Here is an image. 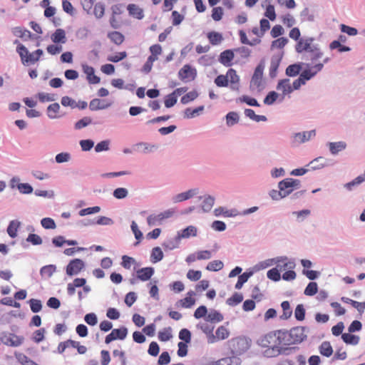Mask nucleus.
I'll list each match as a JSON object with an SVG mask.
<instances>
[{"instance_id":"1","label":"nucleus","mask_w":365,"mask_h":365,"mask_svg":"<svg viewBox=\"0 0 365 365\" xmlns=\"http://www.w3.org/2000/svg\"><path fill=\"white\" fill-rule=\"evenodd\" d=\"M304 339L303 329L299 327L294 328L290 331L277 330L265 334L259 344L267 347L265 352L267 356H277L281 353L282 346L301 342Z\"/></svg>"},{"instance_id":"2","label":"nucleus","mask_w":365,"mask_h":365,"mask_svg":"<svg viewBox=\"0 0 365 365\" xmlns=\"http://www.w3.org/2000/svg\"><path fill=\"white\" fill-rule=\"evenodd\" d=\"M314 41L313 38H300L296 44L295 49L297 53L308 51L312 53V60L319 58L323 53L316 46H312Z\"/></svg>"},{"instance_id":"3","label":"nucleus","mask_w":365,"mask_h":365,"mask_svg":"<svg viewBox=\"0 0 365 365\" xmlns=\"http://www.w3.org/2000/svg\"><path fill=\"white\" fill-rule=\"evenodd\" d=\"M16 52L19 53L21 63L24 66L35 63L40 59L43 53L41 49H37L32 53H29L28 49L23 44H19V46L16 47Z\"/></svg>"},{"instance_id":"4","label":"nucleus","mask_w":365,"mask_h":365,"mask_svg":"<svg viewBox=\"0 0 365 365\" xmlns=\"http://www.w3.org/2000/svg\"><path fill=\"white\" fill-rule=\"evenodd\" d=\"M279 189L281 190L282 197L289 195L294 190L300 187V180L293 178H286L279 182Z\"/></svg>"},{"instance_id":"5","label":"nucleus","mask_w":365,"mask_h":365,"mask_svg":"<svg viewBox=\"0 0 365 365\" xmlns=\"http://www.w3.org/2000/svg\"><path fill=\"white\" fill-rule=\"evenodd\" d=\"M264 63L261 62L256 67L250 82V87L253 89L260 90L262 86L263 71Z\"/></svg>"},{"instance_id":"6","label":"nucleus","mask_w":365,"mask_h":365,"mask_svg":"<svg viewBox=\"0 0 365 365\" xmlns=\"http://www.w3.org/2000/svg\"><path fill=\"white\" fill-rule=\"evenodd\" d=\"M3 344L9 346H19L21 345L24 341V337L22 336H18L12 333L5 334L1 338Z\"/></svg>"},{"instance_id":"7","label":"nucleus","mask_w":365,"mask_h":365,"mask_svg":"<svg viewBox=\"0 0 365 365\" xmlns=\"http://www.w3.org/2000/svg\"><path fill=\"white\" fill-rule=\"evenodd\" d=\"M173 214V210H168L158 215H151L147 218L148 224L150 226L155 225L158 223H160L163 220L170 217Z\"/></svg>"},{"instance_id":"8","label":"nucleus","mask_w":365,"mask_h":365,"mask_svg":"<svg viewBox=\"0 0 365 365\" xmlns=\"http://www.w3.org/2000/svg\"><path fill=\"white\" fill-rule=\"evenodd\" d=\"M324 67V64L322 63H317L314 66L305 69L303 71L299 77L306 83L307 81L310 80L314 77L318 72H319Z\"/></svg>"},{"instance_id":"9","label":"nucleus","mask_w":365,"mask_h":365,"mask_svg":"<svg viewBox=\"0 0 365 365\" xmlns=\"http://www.w3.org/2000/svg\"><path fill=\"white\" fill-rule=\"evenodd\" d=\"M178 76L182 81H192L196 76V70L187 64L179 71Z\"/></svg>"},{"instance_id":"10","label":"nucleus","mask_w":365,"mask_h":365,"mask_svg":"<svg viewBox=\"0 0 365 365\" xmlns=\"http://www.w3.org/2000/svg\"><path fill=\"white\" fill-rule=\"evenodd\" d=\"M84 266L83 262L80 259L71 260L66 267V274L69 276L77 274Z\"/></svg>"},{"instance_id":"11","label":"nucleus","mask_w":365,"mask_h":365,"mask_svg":"<svg viewBox=\"0 0 365 365\" xmlns=\"http://www.w3.org/2000/svg\"><path fill=\"white\" fill-rule=\"evenodd\" d=\"M230 331L224 326L219 327L216 331L215 335H212L209 339V342L215 343L217 341L224 340L229 337Z\"/></svg>"},{"instance_id":"12","label":"nucleus","mask_w":365,"mask_h":365,"mask_svg":"<svg viewBox=\"0 0 365 365\" xmlns=\"http://www.w3.org/2000/svg\"><path fill=\"white\" fill-rule=\"evenodd\" d=\"M194 295H195V293L193 291H189L185 298L178 302V305L186 309L192 307L195 304V299L193 297Z\"/></svg>"},{"instance_id":"13","label":"nucleus","mask_w":365,"mask_h":365,"mask_svg":"<svg viewBox=\"0 0 365 365\" xmlns=\"http://www.w3.org/2000/svg\"><path fill=\"white\" fill-rule=\"evenodd\" d=\"M111 106L110 102L98 98L93 99L89 103V108L91 110H103Z\"/></svg>"},{"instance_id":"14","label":"nucleus","mask_w":365,"mask_h":365,"mask_svg":"<svg viewBox=\"0 0 365 365\" xmlns=\"http://www.w3.org/2000/svg\"><path fill=\"white\" fill-rule=\"evenodd\" d=\"M227 77H228L230 88L233 90H238L240 77L237 74L236 71L233 68H230L227 72Z\"/></svg>"},{"instance_id":"15","label":"nucleus","mask_w":365,"mask_h":365,"mask_svg":"<svg viewBox=\"0 0 365 365\" xmlns=\"http://www.w3.org/2000/svg\"><path fill=\"white\" fill-rule=\"evenodd\" d=\"M277 89L281 91L284 96L290 94L293 91V88L288 78L280 80L277 86Z\"/></svg>"},{"instance_id":"16","label":"nucleus","mask_w":365,"mask_h":365,"mask_svg":"<svg viewBox=\"0 0 365 365\" xmlns=\"http://www.w3.org/2000/svg\"><path fill=\"white\" fill-rule=\"evenodd\" d=\"M127 10L130 16L140 20L144 17L143 9L135 4H130L127 6Z\"/></svg>"},{"instance_id":"17","label":"nucleus","mask_w":365,"mask_h":365,"mask_svg":"<svg viewBox=\"0 0 365 365\" xmlns=\"http://www.w3.org/2000/svg\"><path fill=\"white\" fill-rule=\"evenodd\" d=\"M12 33L14 36L21 38L24 41L31 39L33 36L31 31L19 26L13 28Z\"/></svg>"},{"instance_id":"18","label":"nucleus","mask_w":365,"mask_h":365,"mask_svg":"<svg viewBox=\"0 0 365 365\" xmlns=\"http://www.w3.org/2000/svg\"><path fill=\"white\" fill-rule=\"evenodd\" d=\"M235 57L234 53L231 50H225L220 53L219 61L225 66H230L232 64V61Z\"/></svg>"},{"instance_id":"19","label":"nucleus","mask_w":365,"mask_h":365,"mask_svg":"<svg viewBox=\"0 0 365 365\" xmlns=\"http://www.w3.org/2000/svg\"><path fill=\"white\" fill-rule=\"evenodd\" d=\"M154 274V269L153 267H144L137 271V277L141 281H147L151 278Z\"/></svg>"},{"instance_id":"20","label":"nucleus","mask_w":365,"mask_h":365,"mask_svg":"<svg viewBox=\"0 0 365 365\" xmlns=\"http://www.w3.org/2000/svg\"><path fill=\"white\" fill-rule=\"evenodd\" d=\"M315 130H312L303 133H298L294 135V140L299 143H304L305 141L309 140L312 137L315 136Z\"/></svg>"},{"instance_id":"21","label":"nucleus","mask_w":365,"mask_h":365,"mask_svg":"<svg viewBox=\"0 0 365 365\" xmlns=\"http://www.w3.org/2000/svg\"><path fill=\"white\" fill-rule=\"evenodd\" d=\"M295 267V263L293 261L288 260L287 257L281 258L277 261V268L282 272L286 269H293Z\"/></svg>"},{"instance_id":"22","label":"nucleus","mask_w":365,"mask_h":365,"mask_svg":"<svg viewBox=\"0 0 365 365\" xmlns=\"http://www.w3.org/2000/svg\"><path fill=\"white\" fill-rule=\"evenodd\" d=\"M21 225V222L18 220H11L7 227V233L11 238L17 236V232Z\"/></svg>"},{"instance_id":"23","label":"nucleus","mask_w":365,"mask_h":365,"mask_svg":"<svg viewBox=\"0 0 365 365\" xmlns=\"http://www.w3.org/2000/svg\"><path fill=\"white\" fill-rule=\"evenodd\" d=\"M76 346H78V341L68 339L58 344L57 351L59 354H63L67 348H75Z\"/></svg>"},{"instance_id":"24","label":"nucleus","mask_w":365,"mask_h":365,"mask_svg":"<svg viewBox=\"0 0 365 365\" xmlns=\"http://www.w3.org/2000/svg\"><path fill=\"white\" fill-rule=\"evenodd\" d=\"M108 38L115 44L120 45L125 40L124 36L119 31H111L108 34Z\"/></svg>"},{"instance_id":"25","label":"nucleus","mask_w":365,"mask_h":365,"mask_svg":"<svg viewBox=\"0 0 365 365\" xmlns=\"http://www.w3.org/2000/svg\"><path fill=\"white\" fill-rule=\"evenodd\" d=\"M197 194L196 190H190L187 192L180 193L174 197L175 202H182L188 200Z\"/></svg>"},{"instance_id":"26","label":"nucleus","mask_w":365,"mask_h":365,"mask_svg":"<svg viewBox=\"0 0 365 365\" xmlns=\"http://www.w3.org/2000/svg\"><path fill=\"white\" fill-rule=\"evenodd\" d=\"M51 40L55 43H65L66 34L64 30L61 29H56V31L51 36Z\"/></svg>"},{"instance_id":"27","label":"nucleus","mask_w":365,"mask_h":365,"mask_svg":"<svg viewBox=\"0 0 365 365\" xmlns=\"http://www.w3.org/2000/svg\"><path fill=\"white\" fill-rule=\"evenodd\" d=\"M217 365H240V359L236 356L226 357L218 360Z\"/></svg>"},{"instance_id":"28","label":"nucleus","mask_w":365,"mask_h":365,"mask_svg":"<svg viewBox=\"0 0 365 365\" xmlns=\"http://www.w3.org/2000/svg\"><path fill=\"white\" fill-rule=\"evenodd\" d=\"M319 352L322 355L329 357L333 354V349L329 341H324L319 346Z\"/></svg>"},{"instance_id":"29","label":"nucleus","mask_w":365,"mask_h":365,"mask_svg":"<svg viewBox=\"0 0 365 365\" xmlns=\"http://www.w3.org/2000/svg\"><path fill=\"white\" fill-rule=\"evenodd\" d=\"M346 143L342 141L335 142V143H329V144L330 152L334 155H336L339 151L344 150L346 148Z\"/></svg>"},{"instance_id":"30","label":"nucleus","mask_w":365,"mask_h":365,"mask_svg":"<svg viewBox=\"0 0 365 365\" xmlns=\"http://www.w3.org/2000/svg\"><path fill=\"white\" fill-rule=\"evenodd\" d=\"M206 320L212 323H217L223 320V316L217 311H211L206 317Z\"/></svg>"},{"instance_id":"31","label":"nucleus","mask_w":365,"mask_h":365,"mask_svg":"<svg viewBox=\"0 0 365 365\" xmlns=\"http://www.w3.org/2000/svg\"><path fill=\"white\" fill-rule=\"evenodd\" d=\"M281 307L283 310V313L280 316V318L282 319H289L292 314V311L291 309L289 302L288 301H284L282 302Z\"/></svg>"},{"instance_id":"32","label":"nucleus","mask_w":365,"mask_h":365,"mask_svg":"<svg viewBox=\"0 0 365 365\" xmlns=\"http://www.w3.org/2000/svg\"><path fill=\"white\" fill-rule=\"evenodd\" d=\"M207 38L212 45L219 44L223 39L222 34L218 32L211 31L207 34Z\"/></svg>"},{"instance_id":"33","label":"nucleus","mask_w":365,"mask_h":365,"mask_svg":"<svg viewBox=\"0 0 365 365\" xmlns=\"http://www.w3.org/2000/svg\"><path fill=\"white\" fill-rule=\"evenodd\" d=\"M341 338L348 344L356 345L359 341V337L351 334H342Z\"/></svg>"},{"instance_id":"34","label":"nucleus","mask_w":365,"mask_h":365,"mask_svg":"<svg viewBox=\"0 0 365 365\" xmlns=\"http://www.w3.org/2000/svg\"><path fill=\"white\" fill-rule=\"evenodd\" d=\"M158 339L161 341H169L172 337L171 328L167 327L160 331L158 334Z\"/></svg>"},{"instance_id":"35","label":"nucleus","mask_w":365,"mask_h":365,"mask_svg":"<svg viewBox=\"0 0 365 365\" xmlns=\"http://www.w3.org/2000/svg\"><path fill=\"white\" fill-rule=\"evenodd\" d=\"M60 110V106L58 103L51 104L47 108L48 116L50 118H56L58 117V113Z\"/></svg>"},{"instance_id":"36","label":"nucleus","mask_w":365,"mask_h":365,"mask_svg":"<svg viewBox=\"0 0 365 365\" xmlns=\"http://www.w3.org/2000/svg\"><path fill=\"white\" fill-rule=\"evenodd\" d=\"M280 63V59L278 58H272L269 66V76L274 78L277 76V71Z\"/></svg>"},{"instance_id":"37","label":"nucleus","mask_w":365,"mask_h":365,"mask_svg":"<svg viewBox=\"0 0 365 365\" xmlns=\"http://www.w3.org/2000/svg\"><path fill=\"white\" fill-rule=\"evenodd\" d=\"M204 110V106H200L196 108H186L185 110V117L187 118H192L198 115Z\"/></svg>"},{"instance_id":"38","label":"nucleus","mask_w":365,"mask_h":365,"mask_svg":"<svg viewBox=\"0 0 365 365\" xmlns=\"http://www.w3.org/2000/svg\"><path fill=\"white\" fill-rule=\"evenodd\" d=\"M301 68V66L297 63L289 65L286 68V75L291 77L296 76L300 73Z\"/></svg>"},{"instance_id":"39","label":"nucleus","mask_w":365,"mask_h":365,"mask_svg":"<svg viewBox=\"0 0 365 365\" xmlns=\"http://www.w3.org/2000/svg\"><path fill=\"white\" fill-rule=\"evenodd\" d=\"M135 146L140 149V150L144 153H148L150 152H153L154 150L158 148V146L155 145H152L148 143H139L135 145Z\"/></svg>"},{"instance_id":"40","label":"nucleus","mask_w":365,"mask_h":365,"mask_svg":"<svg viewBox=\"0 0 365 365\" xmlns=\"http://www.w3.org/2000/svg\"><path fill=\"white\" fill-rule=\"evenodd\" d=\"M163 258V253L159 247H155L152 250L151 260L153 263L160 262Z\"/></svg>"},{"instance_id":"41","label":"nucleus","mask_w":365,"mask_h":365,"mask_svg":"<svg viewBox=\"0 0 365 365\" xmlns=\"http://www.w3.org/2000/svg\"><path fill=\"white\" fill-rule=\"evenodd\" d=\"M223 262L220 260H214L209 262L206 267L208 271L217 272L223 268Z\"/></svg>"},{"instance_id":"42","label":"nucleus","mask_w":365,"mask_h":365,"mask_svg":"<svg viewBox=\"0 0 365 365\" xmlns=\"http://www.w3.org/2000/svg\"><path fill=\"white\" fill-rule=\"evenodd\" d=\"M197 229L194 226H188L182 230L179 237L182 238H188L190 236H196Z\"/></svg>"},{"instance_id":"43","label":"nucleus","mask_w":365,"mask_h":365,"mask_svg":"<svg viewBox=\"0 0 365 365\" xmlns=\"http://www.w3.org/2000/svg\"><path fill=\"white\" fill-rule=\"evenodd\" d=\"M252 274V272H244L241 275L239 276L238 280L235 284V288L237 289H240L242 288V285L247 282L248 279Z\"/></svg>"},{"instance_id":"44","label":"nucleus","mask_w":365,"mask_h":365,"mask_svg":"<svg viewBox=\"0 0 365 365\" xmlns=\"http://www.w3.org/2000/svg\"><path fill=\"white\" fill-rule=\"evenodd\" d=\"M150 52L151 55L149 57H153L155 58V61H157L158 59V56L160 55L163 52V49L160 45L159 44H154L152 45L149 48Z\"/></svg>"},{"instance_id":"45","label":"nucleus","mask_w":365,"mask_h":365,"mask_svg":"<svg viewBox=\"0 0 365 365\" xmlns=\"http://www.w3.org/2000/svg\"><path fill=\"white\" fill-rule=\"evenodd\" d=\"M215 202V198L211 196H207L205 198V200L202 202V208L204 211L208 212L210 211Z\"/></svg>"},{"instance_id":"46","label":"nucleus","mask_w":365,"mask_h":365,"mask_svg":"<svg viewBox=\"0 0 365 365\" xmlns=\"http://www.w3.org/2000/svg\"><path fill=\"white\" fill-rule=\"evenodd\" d=\"M215 83L218 87H227L229 84L228 77L226 75H219L215 79Z\"/></svg>"},{"instance_id":"47","label":"nucleus","mask_w":365,"mask_h":365,"mask_svg":"<svg viewBox=\"0 0 365 365\" xmlns=\"http://www.w3.org/2000/svg\"><path fill=\"white\" fill-rule=\"evenodd\" d=\"M294 317L298 321H303L305 318V309L303 304H298L294 311Z\"/></svg>"},{"instance_id":"48","label":"nucleus","mask_w":365,"mask_h":365,"mask_svg":"<svg viewBox=\"0 0 365 365\" xmlns=\"http://www.w3.org/2000/svg\"><path fill=\"white\" fill-rule=\"evenodd\" d=\"M317 284L316 282H309L305 288L304 294L307 296H313L317 292Z\"/></svg>"},{"instance_id":"49","label":"nucleus","mask_w":365,"mask_h":365,"mask_svg":"<svg viewBox=\"0 0 365 365\" xmlns=\"http://www.w3.org/2000/svg\"><path fill=\"white\" fill-rule=\"evenodd\" d=\"M227 124L229 126H232L239 121V115L235 112H230L226 115Z\"/></svg>"},{"instance_id":"50","label":"nucleus","mask_w":365,"mask_h":365,"mask_svg":"<svg viewBox=\"0 0 365 365\" xmlns=\"http://www.w3.org/2000/svg\"><path fill=\"white\" fill-rule=\"evenodd\" d=\"M197 96H198V93L197 91H190L181 98V103L182 104H187L189 102L196 99L197 98Z\"/></svg>"},{"instance_id":"51","label":"nucleus","mask_w":365,"mask_h":365,"mask_svg":"<svg viewBox=\"0 0 365 365\" xmlns=\"http://www.w3.org/2000/svg\"><path fill=\"white\" fill-rule=\"evenodd\" d=\"M187 277L190 281H197L199 280L202 277V272L200 270H194V269H190L187 272Z\"/></svg>"},{"instance_id":"52","label":"nucleus","mask_w":365,"mask_h":365,"mask_svg":"<svg viewBox=\"0 0 365 365\" xmlns=\"http://www.w3.org/2000/svg\"><path fill=\"white\" fill-rule=\"evenodd\" d=\"M282 21L284 26L289 28L292 27L296 23L293 16L289 14L282 16Z\"/></svg>"},{"instance_id":"53","label":"nucleus","mask_w":365,"mask_h":365,"mask_svg":"<svg viewBox=\"0 0 365 365\" xmlns=\"http://www.w3.org/2000/svg\"><path fill=\"white\" fill-rule=\"evenodd\" d=\"M29 304L31 309L33 312L37 313L42 309V304L40 300L36 299H31L29 300Z\"/></svg>"},{"instance_id":"54","label":"nucleus","mask_w":365,"mask_h":365,"mask_svg":"<svg viewBox=\"0 0 365 365\" xmlns=\"http://www.w3.org/2000/svg\"><path fill=\"white\" fill-rule=\"evenodd\" d=\"M243 300V296L240 293H235L227 299V304L230 305H237Z\"/></svg>"},{"instance_id":"55","label":"nucleus","mask_w":365,"mask_h":365,"mask_svg":"<svg viewBox=\"0 0 365 365\" xmlns=\"http://www.w3.org/2000/svg\"><path fill=\"white\" fill-rule=\"evenodd\" d=\"M178 98L173 93H170L165 96V106L166 108H171L177 103Z\"/></svg>"},{"instance_id":"56","label":"nucleus","mask_w":365,"mask_h":365,"mask_svg":"<svg viewBox=\"0 0 365 365\" xmlns=\"http://www.w3.org/2000/svg\"><path fill=\"white\" fill-rule=\"evenodd\" d=\"M278 93L275 91L269 92L264 99V103L266 105L273 104L278 98Z\"/></svg>"},{"instance_id":"57","label":"nucleus","mask_w":365,"mask_h":365,"mask_svg":"<svg viewBox=\"0 0 365 365\" xmlns=\"http://www.w3.org/2000/svg\"><path fill=\"white\" fill-rule=\"evenodd\" d=\"M267 276L269 279L277 282L280 279V273L279 270L277 268H272L269 269L267 273Z\"/></svg>"},{"instance_id":"58","label":"nucleus","mask_w":365,"mask_h":365,"mask_svg":"<svg viewBox=\"0 0 365 365\" xmlns=\"http://www.w3.org/2000/svg\"><path fill=\"white\" fill-rule=\"evenodd\" d=\"M41 223L42 227L45 229H55L56 227L54 220L50 217L43 218Z\"/></svg>"},{"instance_id":"59","label":"nucleus","mask_w":365,"mask_h":365,"mask_svg":"<svg viewBox=\"0 0 365 365\" xmlns=\"http://www.w3.org/2000/svg\"><path fill=\"white\" fill-rule=\"evenodd\" d=\"M91 122L92 120L90 117H84L76 123L75 128L77 130H80L91 124Z\"/></svg>"},{"instance_id":"60","label":"nucleus","mask_w":365,"mask_h":365,"mask_svg":"<svg viewBox=\"0 0 365 365\" xmlns=\"http://www.w3.org/2000/svg\"><path fill=\"white\" fill-rule=\"evenodd\" d=\"M100 210H101V207L98 206L87 207V208L81 210L79 212V215L81 216H85V215L93 214V213H97V212H100Z\"/></svg>"},{"instance_id":"61","label":"nucleus","mask_w":365,"mask_h":365,"mask_svg":"<svg viewBox=\"0 0 365 365\" xmlns=\"http://www.w3.org/2000/svg\"><path fill=\"white\" fill-rule=\"evenodd\" d=\"M105 13V8L102 4H96L93 8V14L96 18L101 19Z\"/></svg>"},{"instance_id":"62","label":"nucleus","mask_w":365,"mask_h":365,"mask_svg":"<svg viewBox=\"0 0 365 365\" xmlns=\"http://www.w3.org/2000/svg\"><path fill=\"white\" fill-rule=\"evenodd\" d=\"M179 338L185 343H190L191 341V333L187 329H182L179 332Z\"/></svg>"},{"instance_id":"63","label":"nucleus","mask_w":365,"mask_h":365,"mask_svg":"<svg viewBox=\"0 0 365 365\" xmlns=\"http://www.w3.org/2000/svg\"><path fill=\"white\" fill-rule=\"evenodd\" d=\"M207 309L204 305L200 306L194 312V317L196 319H200L202 317H207Z\"/></svg>"},{"instance_id":"64","label":"nucleus","mask_w":365,"mask_h":365,"mask_svg":"<svg viewBox=\"0 0 365 365\" xmlns=\"http://www.w3.org/2000/svg\"><path fill=\"white\" fill-rule=\"evenodd\" d=\"M288 43V39L285 37H281L272 41V46L277 48H282Z\"/></svg>"}]
</instances>
